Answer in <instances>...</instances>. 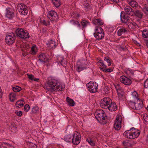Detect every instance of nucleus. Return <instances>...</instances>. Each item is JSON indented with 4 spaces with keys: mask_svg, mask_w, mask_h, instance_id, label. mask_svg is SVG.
I'll return each instance as SVG.
<instances>
[{
    "mask_svg": "<svg viewBox=\"0 0 148 148\" xmlns=\"http://www.w3.org/2000/svg\"><path fill=\"white\" fill-rule=\"evenodd\" d=\"M140 133V131L138 129L132 127L130 130L125 131L123 133V135L127 138L134 139L138 137Z\"/></svg>",
    "mask_w": 148,
    "mask_h": 148,
    "instance_id": "obj_2",
    "label": "nucleus"
},
{
    "mask_svg": "<svg viewBox=\"0 0 148 148\" xmlns=\"http://www.w3.org/2000/svg\"><path fill=\"white\" fill-rule=\"evenodd\" d=\"M66 101L68 104L70 106H74L75 104L74 101L69 97H67L66 99Z\"/></svg>",
    "mask_w": 148,
    "mask_h": 148,
    "instance_id": "obj_27",
    "label": "nucleus"
},
{
    "mask_svg": "<svg viewBox=\"0 0 148 148\" xmlns=\"http://www.w3.org/2000/svg\"><path fill=\"white\" fill-rule=\"evenodd\" d=\"M86 86L89 91L91 92H97L98 84L96 82H89L86 84Z\"/></svg>",
    "mask_w": 148,
    "mask_h": 148,
    "instance_id": "obj_8",
    "label": "nucleus"
},
{
    "mask_svg": "<svg viewBox=\"0 0 148 148\" xmlns=\"http://www.w3.org/2000/svg\"><path fill=\"white\" fill-rule=\"evenodd\" d=\"M83 5L84 7L85 8H88L89 7V4L87 2H86L84 3Z\"/></svg>",
    "mask_w": 148,
    "mask_h": 148,
    "instance_id": "obj_55",
    "label": "nucleus"
},
{
    "mask_svg": "<svg viewBox=\"0 0 148 148\" xmlns=\"http://www.w3.org/2000/svg\"><path fill=\"white\" fill-rule=\"evenodd\" d=\"M11 146L10 144L6 143H2L1 145L0 148H9Z\"/></svg>",
    "mask_w": 148,
    "mask_h": 148,
    "instance_id": "obj_40",
    "label": "nucleus"
},
{
    "mask_svg": "<svg viewBox=\"0 0 148 148\" xmlns=\"http://www.w3.org/2000/svg\"><path fill=\"white\" fill-rule=\"evenodd\" d=\"M71 22H72L73 23V24L74 25H77L78 27L80 26V25L78 21H71Z\"/></svg>",
    "mask_w": 148,
    "mask_h": 148,
    "instance_id": "obj_52",
    "label": "nucleus"
},
{
    "mask_svg": "<svg viewBox=\"0 0 148 148\" xmlns=\"http://www.w3.org/2000/svg\"><path fill=\"white\" fill-rule=\"evenodd\" d=\"M39 110V108L37 106H35L32 108V111H38Z\"/></svg>",
    "mask_w": 148,
    "mask_h": 148,
    "instance_id": "obj_50",
    "label": "nucleus"
},
{
    "mask_svg": "<svg viewBox=\"0 0 148 148\" xmlns=\"http://www.w3.org/2000/svg\"><path fill=\"white\" fill-rule=\"evenodd\" d=\"M144 86L145 88H148V78L145 81L144 83Z\"/></svg>",
    "mask_w": 148,
    "mask_h": 148,
    "instance_id": "obj_51",
    "label": "nucleus"
},
{
    "mask_svg": "<svg viewBox=\"0 0 148 148\" xmlns=\"http://www.w3.org/2000/svg\"><path fill=\"white\" fill-rule=\"evenodd\" d=\"M103 29L100 26H97L95 29V32L94 33L103 32Z\"/></svg>",
    "mask_w": 148,
    "mask_h": 148,
    "instance_id": "obj_38",
    "label": "nucleus"
},
{
    "mask_svg": "<svg viewBox=\"0 0 148 148\" xmlns=\"http://www.w3.org/2000/svg\"><path fill=\"white\" fill-rule=\"evenodd\" d=\"M126 48V47H120L119 48L120 50L121 51H124L125 49Z\"/></svg>",
    "mask_w": 148,
    "mask_h": 148,
    "instance_id": "obj_58",
    "label": "nucleus"
},
{
    "mask_svg": "<svg viewBox=\"0 0 148 148\" xmlns=\"http://www.w3.org/2000/svg\"><path fill=\"white\" fill-rule=\"evenodd\" d=\"M99 62L101 64V66L103 67V69L106 68V66L104 64L103 62Z\"/></svg>",
    "mask_w": 148,
    "mask_h": 148,
    "instance_id": "obj_57",
    "label": "nucleus"
},
{
    "mask_svg": "<svg viewBox=\"0 0 148 148\" xmlns=\"http://www.w3.org/2000/svg\"><path fill=\"white\" fill-rule=\"evenodd\" d=\"M47 91L52 92L53 91H61L63 90L64 88L60 85H58L57 80L51 78L48 80L46 86Z\"/></svg>",
    "mask_w": 148,
    "mask_h": 148,
    "instance_id": "obj_1",
    "label": "nucleus"
},
{
    "mask_svg": "<svg viewBox=\"0 0 148 148\" xmlns=\"http://www.w3.org/2000/svg\"><path fill=\"white\" fill-rule=\"evenodd\" d=\"M134 42L135 43H136V45H137V46H140V44L138 43V42L137 41H134Z\"/></svg>",
    "mask_w": 148,
    "mask_h": 148,
    "instance_id": "obj_61",
    "label": "nucleus"
},
{
    "mask_svg": "<svg viewBox=\"0 0 148 148\" xmlns=\"http://www.w3.org/2000/svg\"><path fill=\"white\" fill-rule=\"evenodd\" d=\"M47 16L52 22H56L58 19L57 13L54 11H49L47 14Z\"/></svg>",
    "mask_w": 148,
    "mask_h": 148,
    "instance_id": "obj_11",
    "label": "nucleus"
},
{
    "mask_svg": "<svg viewBox=\"0 0 148 148\" xmlns=\"http://www.w3.org/2000/svg\"><path fill=\"white\" fill-rule=\"evenodd\" d=\"M95 116L97 121L101 124H105L107 123L106 120L107 116L104 112H101V113L95 112Z\"/></svg>",
    "mask_w": 148,
    "mask_h": 148,
    "instance_id": "obj_3",
    "label": "nucleus"
},
{
    "mask_svg": "<svg viewBox=\"0 0 148 148\" xmlns=\"http://www.w3.org/2000/svg\"><path fill=\"white\" fill-rule=\"evenodd\" d=\"M15 34L13 32L7 33L5 38V42L8 45L13 44L15 42Z\"/></svg>",
    "mask_w": 148,
    "mask_h": 148,
    "instance_id": "obj_5",
    "label": "nucleus"
},
{
    "mask_svg": "<svg viewBox=\"0 0 148 148\" xmlns=\"http://www.w3.org/2000/svg\"><path fill=\"white\" fill-rule=\"evenodd\" d=\"M107 108L110 111H116L117 110V106L115 103H112L111 101V103L109 105Z\"/></svg>",
    "mask_w": 148,
    "mask_h": 148,
    "instance_id": "obj_19",
    "label": "nucleus"
},
{
    "mask_svg": "<svg viewBox=\"0 0 148 148\" xmlns=\"http://www.w3.org/2000/svg\"><path fill=\"white\" fill-rule=\"evenodd\" d=\"M124 10L127 15L133 16L134 10L133 9L129 6H126L124 7Z\"/></svg>",
    "mask_w": 148,
    "mask_h": 148,
    "instance_id": "obj_15",
    "label": "nucleus"
},
{
    "mask_svg": "<svg viewBox=\"0 0 148 148\" xmlns=\"http://www.w3.org/2000/svg\"><path fill=\"white\" fill-rule=\"evenodd\" d=\"M52 1L53 4L57 8L59 7L60 5L59 0H52Z\"/></svg>",
    "mask_w": 148,
    "mask_h": 148,
    "instance_id": "obj_41",
    "label": "nucleus"
},
{
    "mask_svg": "<svg viewBox=\"0 0 148 148\" xmlns=\"http://www.w3.org/2000/svg\"><path fill=\"white\" fill-rule=\"evenodd\" d=\"M76 71L79 72L83 70L86 68L83 66L82 63L80 61H78L76 66Z\"/></svg>",
    "mask_w": 148,
    "mask_h": 148,
    "instance_id": "obj_17",
    "label": "nucleus"
},
{
    "mask_svg": "<svg viewBox=\"0 0 148 148\" xmlns=\"http://www.w3.org/2000/svg\"><path fill=\"white\" fill-rule=\"evenodd\" d=\"M29 78L32 80H33L34 78V76L32 75H28Z\"/></svg>",
    "mask_w": 148,
    "mask_h": 148,
    "instance_id": "obj_54",
    "label": "nucleus"
},
{
    "mask_svg": "<svg viewBox=\"0 0 148 148\" xmlns=\"http://www.w3.org/2000/svg\"><path fill=\"white\" fill-rule=\"evenodd\" d=\"M47 45V47L49 49H54L56 46L55 42L51 40H49Z\"/></svg>",
    "mask_w": 148,
    "mask_h": 148,
    "instance_id": "obj_20",
    "label": "nucleus"
},
{
    "mask_svg": "<svg viewBox=\"0 0 148 148\" xmlns=\"http://www.w3.org/2000/svg\"><path fill=\"white\" fill-rule=\"evenodd\" d=\"M31 50L32 51V53L33 54H35L37 51V48L36 47L34 46L32 47Z\"/></svg>",
    "mask_w": 148,
    "mask_h": 148,
    "instance_id": "obj_44",
    "label": "nucleus"
},
{
    "mask_svg": "<svg viewBox=\"0 0 148 148\" xmlns=\"http://www.w3.org/2000/svg\"><path fill=\"white\" fill-rule=\"evenodd\" d=\"M134 15L139 18H141L143 16V14L140 11L136 10L135 12H134L133 16Z\"/></svg>",
    "mask_w": 148,
    "mask_h": 148,
    "instance_id": "obj_24",
    "label": "nucleus"
},
{
    "mask_svg": "<svg viewBox=\"0 0 148 148\" xmlns=\"http://www.w3.org/2000/svg\"><path fill=\"white\" fill-rule=\"evenodd\" d=\"M140 102L138 103V104L136 106V109L135 110H139L142 108L143 106V102L142 100L140 101Z\"/></svg>",
    "mask_w": 148,
    "mask_h": 148,
    "instance_id": "obj_30",
    "label": "nucleus"
},
{
    "mask_svg": "<svg viewBox=\"0 0 148 148\" xmlns=\"http://www.w3.org/2000/svg\"><path fill=\"white\" fill-rule=\"evenodd\" d=\"M15 32L16 35L21 38L25 39L29 37L28 32L22 28H18L16 30Z\"/></svg>",
    "mask_w": 148,
    "mask_h": 148,
    "instance_id": "obj_4",
    "label": "nucleus"
},
{
    "mask_svg": "<svg viewBox=\"0 0 148 148\" xmlns=\"http://www.w3.org/2000/svg\"><path fill=\"white\" fill-rule=\"evenodd\" d=\"M123 145L126 148L132 146V144L128 140L124 141L122 142Z\"/></svg>",
    "mask_w": 148,
    "mask_h": 148,
    "instance_id": "obj_31",
    "label": "nucleus"
},
{
    "mask_svg": "<svg viewBox=\"0 0 148 148\" xmlns=\"http://www.w3.org/2000/svg\"><path fill=\"white\" fill-rule=\"evenodd\" d=\"M10 131L11 132H16L17 128L16 127L15 124L14 123H12L11 125L10 126Z\"/></svg>",
    "mask_w": 148,
    "mask_h": 148,
    "instance_id": "obj_35",
    "label": "nucleus"
},
{
    "mask_svg": "<svg viewBox=\"0 0 148 148\" xmlns=\"http://www.w3.org/2000/svg\"><path fill=\"white\" fill-rule=\"evenodd\" d=\"M120 80L122 83L127 86H129L131 84L132 82L130 79L125 76H121L120 78Z\"/></svg>",
    "mask_w": 148,
    "mask_h": 148,
    "instance_id": "obj_12",
    "label": "nucleus"
},
{
    "mask_svg": "<svg viewBox=\"0 0 148 148\" xmlns=\"http://www.w3.org/2000/svg\"><path fill=\"white\" fill-rule=\"evenodd\" d=\"M39 80V79L38 78H35L34 77V79H33V80H34L35 81H38V80Z\"/></svg>",
    "mask_w": 148,
    "mask_h": 148,
    "instance_id": "obj_62",
    "label": "nucleus"
},
{
    "mask_svg": "<svg viewBox=\"0 0 148 148\" xmlns=\"http://www.w3.org/2000/svg\"><path fill=\"white\" fill-rule=\"evenodd\" d=\"M130 5L134 8H136L138 7V3L135 0H127Z\"/></svg>",
    "mask_w": 148,
    "mask_h": 148,
    "instance_id": "obj_18",
    "label": "nucleus"
},
{
    "mask_svg": "<svg viewBox=\"0 0 148 148\" xmlns=\"http://www.w3.org/2000/svg\"><path fill=\"white\" fill-rule=\"evenodd\" d=\"M142 34L143 36L145 38H148V30L145 29L142 32Z\"/></svg>",
    "mask_w": 148,
    "mask_h": 148,
    "instance_id": "obj_39",
    "label": "nucleus"
},
{
    "mask_svg": "<svg viewBox=\"0 0 148 148\" xmlns=\"http://www.w3.org/2000/svg\"><path fill=\"white\" fill-rule=\"evenodd\" d=\"M30 106L28 104L25 105L24 107V110L26 111H28L30 109Z\"/></svg>",
    "mask_w": 148,
    "mask_h": 148,
    "instance_id": "obj_49",
    "label": "nucleus"
},
{
    "mask_svg": "<svg viewBox=\"0 0 148 148\" xmlns=\"http://www.w3.org/2000/svg\"><path fill=\"white\" fill-rule=\"evenodd\" d=\"M129 105L131 108H132L134 110H135L136 106L135 102L133 101H130L129 102Z\"/></svg>",
    "mask_w": 148,
    "mask_h": 148,
    "instance_id": "obj_37",
    "label": "nucleus"
},
{
    "mask_svg": "<svg viewBox=\"0 0 148 148\" xmlns=\"http://www.w3.org/2000/svg\"><path fill=\"white\" fill-rule=\"evenodd\" d=\"M136 24L134 23L129 22L128 23L129 28L132 30H135L136 28Z\"/></svg>",
    "mask_w": 148,
    "mask_h": 148,
    "instance_id": "obj_26",
    "label": "nucleus"
},
{
    "mask_svg": "<svg viewBox=\"0 0 148 148\" xmlns=\"http://www.w3.org/2000/svg\"><path fill=\"white\" fill-rule=\"evenodd\" d=\"M128 31L125 27H122L117 32V34L119 36H121L123 33H127Z\"/></svg>",
    "mask_w": 148,
    "mask_h": 148,
    "instance_id": "obj_25",
    "label": "nucleus"
},
{
    "mask_svg": "<svg viewBox=\"0 0 148 148\" xmlns=\"http://www.w3.org/2000/svg\"><path fill=\"white\" fill-rule=\"evenodd\" d=\"M115 88L117 91V93L118 95L121 94V92L123 91V89L120 86V85L119 84H117L116 85H115Z\"/></svg>",
    "mask_w": 148,
    "mask_h": 148,
    "instance_id": "obj_33",
    "label": "nucleus"
},
{
    "mask_svg": "<svg viewBox=\"0 0 148 148\" xmlns=\"http://www.w3.org/2000/svg\"><path fill=\"white\" fill-rule=\"evenodd\" d=\"M81 135L78 132H75L73 136L72 142L73 145H77L80 143L81 140Z\"/></svg>",
    "mask_w": 148,
    "mask_h": 148,
    "instance_id": "obj_7",
    "label": "nucleus"
},
{
    "mask_svg": "<svg viewBox=\"0 0 148 148\" xmlns=\"http://www.w3.org/2000/svg\"><path fill=\"white\" fill-rule=\"evenodd\" d=\"M132 95L133 98L134 99L136 100L137 101H140V99L139 98L137 92L136 91H134L132 93Z\"/></svg>",
    "mask_w": 148,
    "mask_h": 148,
    "instance_id": "obj_29",
    "label": "nucleus"
},
{
    "mask_svg": "<svg viewBox=\"0 0 148 148\" xmlns=\"http://www.w3.org/2000/svg\"><path fill=\"white\" fill-rule=\"evenodd\" d=\"M39 60L41 62H46L48 60V58L46 55L44 53L40 54L39 56Z\"/></svg>",
    "mask_w": 148,
    "mask_h": 148,
    "instance_id": "obj_16",
    "label": "nucleus"
},
{
    "mask_svg": "<svg viewBox=\"0 0 148 148\" xmlns=\"http://www.w3.org/2000/svg\"><path fill=\"white\" fill-rule=\"evenodd\" d=\"M57 59L58 62L60 63L61 65L64 66H66V61L64 59L63 57L59 56L57 57Z\"/></svg>",
    "mask_w": 148,
    "mask_h": 148,
    "instance_id": "obj_21",
    "label": "nucleus"
},
{
    "mask_svg": "<svg viewBox=\"0 0 148 148\" xmlns=\"http://www.w3.org/2000/svg\"><path fill=\"white\" fill-rule=\"evenodd\" d=\"M40 22L42 23L44 25L46 26L49 25H50V22L49 21H46L45 20H41Z\"/></svg>",
    "mask_w": 148,
    "mask_h": 148,
    "instance_id": "obj_46",
    "label": "nucleus"
},
{
    "mask_svg": "<svg viewBox=\"0 0 148 148\" xmlns=\"http://www.w3.org/2000/svg\"><path fill=\"white\" fill-rule=\"evenodd\" d=\"M15 113L18 116H21L22 114V112H15Z\"/></svg>",
    "mask_w": 148,
    "mask_h": 148,
    "instance_id": "obj_56",
    "label": "nucleus"
},
{
    "mask_svg": "<svg viewBox=\"0 0 148 148\" xmlns=\"http://www.w3.org/2000/svg\"><path fill=\"white\" fill-rule=\"evenodd\" d=\"M136 141H133L132 143H131L132 144V146L136 144Z\"/></svg>",
    "mask_w": 148,
    "mask_h": 148,
    "instance_id": "obj_63",
    "label": "nucleus"
},
{
    "mask_svg": "<svg viewBox=\"0 0 148 148\" xmlns=\"http://www.w3.org/2000/svg\"><path fill=\"white\" fill-rule=\"evenodd\" d=\"M94 35L96 39L101 40L104 38V34L103 32L97 33H94Z\"/></svg>",
    "mask_w": 148,
    "mask_h": 148,
    "instance_id": "obj_23",
    "label": "nucleus"
},
{
    "mask_svg": "<svg viewBox=\"0 0 148 148\" xmlns=\"http://www.w3.org/2000/svg\"><path fill=\"white\" fill-rule=\"evenodd\" d=\"M124 12H121V19L122 23H126L129 20V17L124 14Z\"/></svg>",
    "mask_w": 148,
    "mask_h": 148,
    "instance_id": "obj_13",
    "label": "nucleus"
},
{
    "mask_svg": "<svg viewBox=\"0 0 148 148\" xmlns=\"http://www.w3.org/2000/svg\"><path fill=\"white\" fill-rule=\"evenodd\" d=\"M93 23L95 25L102 26L104 24L103 22L99 19H95L92 21Z\"/></svg>",
    "mask_w": 148,
    "mask_h": 148,
    "instance_id": "obj_22",
    "label": "nucleus"
},
{
    "mask_svg": "<svg viewBox=\"0 0 148 148\" xmlns=\"http://www.w3.org/2000/svg\"><path fill=\"white\" fill-rule=\"evenodd\" d=\"M27 8L24 4L21 3L18 4L17 6V9L19 12L22 15H26L28 13Z\"/></svg>",
    "mask_w": 148,
    "mask_h": 148,
    "instance_id": "obj_9",
    "label": "nucleus"
},
{
    "mask_svg": "<svg viewBox=\"0 0 148 148\" xmlns=\"http://www.w3.org/2000/svg\"><path fill=\"white\" fill-rule=\"evenodd\" d=\"M2 95L1 89V87L0 86V97H1Z\"/></svg>",
    "mask_w": 148,
    "mask_h": 148,
    "instance_id": "obj_64",
    "label": "nucleus"
},
{
    "mask_svg": "<svg viewBox=\"0 0 148 148\" xmlns=\"http://www.w3.org/2000/svg\"><path fill=\"white\" fill-rule=\"evenodd\" d=\"M121 116L120 115L117 116L116 120L115 121L114 124V127L116 130H119L121 127Z\"/></svg>",
    "mask_w": 148,
    "mask_h": 148,
    "instance_id": "obj_10",
    "label": "nucleus"
},
{
    "mask_svg": "<svg viewBox=\"0 0 148 148\" xmlns=\"http://www.w3.org/2000/svg\"><path fill=\"white\" fill-rule=\"evenodd\" d=\"M112 1L116 3H118L119 2V0H111Z\"/></svg>",
    "mask_w": 148,
    "mask_h": 148,
    "instance_id": "obj_60",
    "label": "nucleus"
},
{
    "mask_svg": "<svg viewBox=\"0 0 148 148\" xmlns=\"http://www.w3.org/2000/svg\"><path fill=\"white\" fill-rule=\"evenodd\" d=\"M142 10L145 14L146 15H148V5L145 4L142 8Z\"/></svg>",
    "mask_w": 148,
    "mask_h": 148,
    "instance_id": "obj_36",
    "label": "nucleus"
},
{
    "mask_svg": "<svg viewBox=\"0 0 148 148\" xmlns=\"http://www.w3.org/2000/svg\"><path fill=\"white\" fill-rule=\"evenodd\" d=\"M12 90L15 92H18L21 90V88L18 86H16L15 87H13Z\"/></svg>",
    "mask_w": 148,
    "mask_h": 148,
    "instance_id": "obj_42",
    "label": "nucleus"
},
{
    "mask_svg": "<svg viewBox=\"0 0 148 148\" xmlns=\"http://www.w3.org/2000/svg\"><path fill=\"white\" fill-rule=\"evenodd\" d=\"M73 135L72 134H68L65 136L64 137V140L67 142H71L72 141V139Z\"/></svg>",
    "mask_w": 148,
    "mask_h": 148,
    "instance_id": "obj_28",
    "label": "nucleus"
},
{
    "mask_svg": "<svg viewBox=\"0 0 148 148\" xmlns=\"http://www.w3.org/2000/svg\"><path fill=\"white\" fill-rule=\"evenodd\" d=\"M31 145L32 147H33V148H37V146L36 144H34L32 143Z\"/></svg>",
    "mask_w": 148,
    "mask_h": 148,
    "instance_id": "obj_59",
    "label": "nucleus"
},
{
    "mask_svg": "<svg viewBox=\"0 0 148 148\" xmlns=\"http://www.w3.org/2000/svg\"><path fill=\"white\" fill-rule=\"evenodd\" d=\"M82 25L84 27H86L89 23L86 20H83L81 22Z\"/></svg>",
    "mask_w": 148,
    "mask_h": 148,
    "instance_id": "obj_43",
    "label": "nucleus"
},
{
    "mask_svg": "<svg viewBox=\"0 0 148 148\" xmlns=\"http://www.w3.org/2000/svg\"><path fill=\"white\" fill-rule=\"evenodd\" d=\"M5 16L9 19L12 18L14 16V12L10 8H7Z\"/></svg>",
    "mask_w": 148,
    "mask_h": 148,
    "instance_id": "obj_14",
    "label": "nucleus"
},
{
    "mask_svg": "<svg viewBox=\"0 0 148 148\" xmlns=\"http://www.w3.org/2000/svg\"><path fill=\"white\" fill-rule=\"evenodd\" d=\"M86 140L91 145L94 146L95 145V143H94V141L91 139L90 138H89L87 139Z\"/></svg>",
    "mask_w": 148,
    "mask_h": 148,
    "instance_id": "obj_47",
    "label": "nucleus"
},
{
    "mask_svg": "<svg viewBox=\"0 0 148 148\" xmlns=\"http://www.w3.org/2000/svg\"><path fill=\"white\" fill-rule=\"evenodd\" d=\"M143 117L145 122H148V116L147 114H145L143 116Z\"/></svg>",
    "mask_w": 148,
    "mask_h": 148,
    "instance_id": "obj_53",
    "label": "nucleus"
},
{
    "mask_svg": "<svg viewBox=\"0 0 148 148\" xmlns=\"http://www.w3.org/2000/svg\"><path fill=\"white\" fill-rule=\"evenodd\" d=\"M16 93L15 92H12L10 94V99L12 102H13L14 100L16 99Z\"/></svg>",
    "mask_w": 148,
    "mask_h": 148,
    "instance_id": "obj_32",
    "label": "nucleus"
},
{
    "mask_svg": "<svg viewBox=\"0 0 148 148\" xmlns=\"http://www.w3.org/2000/svg\"><path fill=\"white\" fill-rule=\"evenodd\" d=\"M104 60L107 62L108 66H110L111 65V59L110 58L105 57L104 59Z\"/></svg>",
    "mask_w": 148,
    "mask_h": 148,
    "instance_id": "obj_45",
    "label": "nucleus"
},
{
    "mask_svg": "<svg viewBox=\"0 0 148 148\" xmlns=\"http://www.w3.org/2000/svg\"><path fill=\"white\" fill-rule=\"evenodd\" d=\"M100 69L106 72H110L112 71V70L110 68L106 69H104L103 68H100Z\"/></svg>",
    "mask_w": 148,
    "mask_h": 148,
    "instance_id": "obj_48",
    "label": "nucleus"
},
{
    "mask_svg": "<svg viewBox=\"0 0 148 148\" xmlns=\"http://www.w3.org/2000/svg\"><path fill=\"white\" fill-rule=\"evenodd\" d=\"M111 99L108 97H105L102 99L100 102L101 107L105 109H107L110 103H111Z\"/></svg>",
    "mask_w": 148,
    "mask_h": 148,
    "instance_id": "obj_6",
    "label": "nucleus"
},
{
    "mask_svg": "<svg viewBox=\"0 0 148 148\" xmlns=\"http://www.w3.org/2000/svg\"><path fill=\"white\" fill-rule=\"evenodd\" d=\"M24 104V102L22 100L18 101L16 103V105L18 107H22Z\"/></svg>",
    "mask_w": 148,
    "mask_h": 148,
    "instance_id": "obj_34",
    "label": "nucleus"
}]
</instances>
